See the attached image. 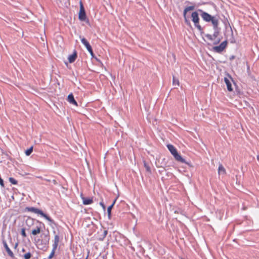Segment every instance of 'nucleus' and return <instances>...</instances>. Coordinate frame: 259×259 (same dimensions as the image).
I'll list each match as a JSON object with an SVG mask.
<instances>
[{
    "label": "nucleus",
    "instance_id": "obj_16",
    "mask_svg": "<svg viewBox=\"0 0 259 259\" xmlns=\"http://www.w3.org/2000/svg\"><path fill=\"white\" fill-rule=\"evenodd\" d=\"M194 8H195V7L194 6H191L186 7L184 10V12H183L184 17H185V15H186V14L188 11L193 10L194 9Z\"/></svg>",
    "mask_w": 259,
    "mask_h": 259
},
{
    "label": "nucleus",
    "instance_id": "obj_1",
    "mask_svg": "<svg viewBox=\"0 0 259 259\" xmlns=\"http://www.w3.org/2000/svg\"><path fill=\"white\" fill-rule=\"evenodd\" d=\"M198 11L200 13V16L204 21L206 22H211L213 26L217 27V23L219 22L218 16H212L201 9H199Z\"/></svg>",
    "mask_w": 259,
    "mask_h": 259
},
{
    "label": "nucleus",
    "instance_id": "obj_17",
    "mask_svg": "<svg viewBox=\"0 0 259 259\" xmlns=\"http://www.w3.org/2000/svg\"><path fill=\"white\" fill-rule=\"evenodd\" d=\"M115 201H116V200H115L112 203V204L110 205L108 208H107V213H108V218L109 219H110L111 218V209L113 207V206H114L115 203Z\"/></svg>",
    "mask_w": 259,
    "mask_h": 259
},
{
    "label": "nucleus",
    "instance_id": "obj_7",
    "mask_svg": "<svg viewBox=\"0 0 259 259\" xmlns=\"http://www.w3.org/2000/svg\"><path fill=\"white\" fill-rule=\"evenodd\" d=\"M227 41L226 40L223 41L220 45L215 46L213 48V50L217 53H221L226 48Z\"/></svg>",
    "mask_w": 259,
    "mask_h": 259
},
{
    "label": "nucleus",
    "instance_id": "obj_5",
    "mask_svg": "<svg viewBox=\"0 0 259 259\" xmlns=\"http://www.w3.org/2000/svg\"><path fill=\"white\" fill-rule=\"evenodd\" d=\"M192 21L194 22L195 27L199 30L202 31V28L199 25V18L197 12H194L191 14Z\"/></svg>",
    "mask_w": 259,
    "mask_h": 259
},
{
    "label": "nucleus",
    "instance_id": "obj_9",
    "mask_svg": "<svg viewBox=\"0 0 259 259\" xmlns=\"http://www.w3.org/2000/svg\"><path fill=\"white\" fill-rule=\"evenodd\" d=\"M3 244L4 245V246L5 247V249L6 250L8 255L12 257H14V253H13L12 250L10 249V248L9 247L6 241L5 240H3Z\"/></svg>",
    "mask_w": 259,
    "mask_h": 259
},
{
    "label": "nucleus",
    "instance_id": "obj_37",
    "mask_svg": "<svg viewBox=\"0 0 259 259\" xmlns=\"http://www.w3.org/2000/svg\"><path fill=\"white\" fill-rule=\"evenodd\" d=\"M181 259H184V258H181Z\"/></svg>",
    "mask_w": 259,
    "mask_h": 259
},
{
    "label": "nucleus",
    "instance_id": "obj_19",
    "mask_svg": "<svg viewBox=\"0 0 259 259\" xmlns=\"http://www.w3.org/2000/svg\"><path fill=\"white\" fill-rule=\"evenodd\" d=\"M172 84L173 85L177 87H179L180 85L179 79L176 78L174 76H173Z\"/></svg>",
    "mask_w": 259,
    "mask_h": 259
},
{
    "label": "nucleus",
    "instance_id": "obj_12",
    "mask_svg": "<svg viewBox=\"0 0 259 259\" xmlns=\"http://www.w3.org/2000/svg\"><path fill=\"white\" fill-rule=\"evenodd\" d=\"M60 240L59 236L58 234H55L54 240V243L53 244V247L54 248H57L58 245V243Z\"/></svg>",
    "mask_w": 259,
    "mask_h": 259
},
{
    "label": "nucleus",
    "instance_id": "obj_30",
    "mask_svg": "<svg viewBox=\"0 0 259 259\" xmlns=\"http://www.w3.org/2000/svg\"><path fill=\"white\" fill-rule=\"evenodd\" d=\"M220 41V39H217L214 42V44L216 45L218 44Z\"/></svg>",
    "mask_w": 259,
    "mask_h": 259
},
{
    "label": "nucleus",
    "instance_id": "obj_15",
    "mask_svg": "<svg viewBox=\"0 0 259 259\" xmlns=\"http://www.w3.org/2000/svg\"><path fill=\"white\" fill-rule=\"evenodd\" d=\"M82 199L83 200V204L84 205H89L91 204L93 202V200L91 198H87L85 197H82Z\"/></svg>",
    "mask_w": 259,
    "mask_h": 259
},
{
    "label": "nucleus",
    "instance_id": "obj_29",
    "mask_svg": "<svg viewBox=\"0 0 259 259\" xmlns=\"http://www.w3.org/2000/svg\"><path fill=\"white\" fill-rule=\"evenodd\" d=\"M107 233H108V232H107V230H104V234H103V237H105V236H106L107 235Z\"/></svg>",
    "mask_w": 259,
    "mask_h": 259
},
{
    "label": "nucleus",
    "instance_id": "obj_36",
    "mask_svg": "<svg viewBox=\"0 0 259 259\" xmlns=\"http://www.w3.org/2000/svg\"><path fill=\"white\" fill-rule=\"evenodd\" d=\"M234 58V56H232V57H231V59H233Z\"/></svg>",
    "mask_w": 259,
    "mask_h": 259
},
{
    "label": "nucleus",
    "instance_id": "obj_3",
    "mask_svg": "<svg viewBox=\"0 0 259 259\" xmlns=\"http://www.w3.org/2000/svg\"><path fill=\"white\" fill-rule=\"evenodd\" d=\"M25 210H27L28 211L34 212L35 213L39 214L41 216L45 218L48 221H49L50 222H53V220L51 219V218L50 217H49L46 214L44 213L42 210H41L37 208H35L33 207H26Z\"/></svg>",
    "mask_w": 259,
    "mask_h": 259
},
{
    "label": "nucleus",
    "instance_id": "obj_34",
    "mask_svg": "<svg viewBox=\"0 0 259 259\" xmlns=\"http://www.w3.org/2000/svg\"><path fill=\"white\" fill-rule=\"evenodd\" d=\"M100 204H101V205H102L104 208H105V206L102 203H100Z\"/></svg>",
    "mask_w": 259,
    "mask_h": 259
},
{
    "label": "nucleus",
    "instance_id": "obj_24",
    "mask_svg": "<svg viewBox=\"0 0 259 259\" xmlns=\"http://www.w3.org/2000/svg\"><path fill=\"white\" fill-rule=\"evenodd\" d=\"M31 256V254L30 252H28L24 254V259H29Z\"/></svg>",
    "mask_w": 259,
    "mask_h": 259
},
{
    "label": "nucleus",
    "instance_id": "obj_38",
    "mask_svg": "<svg viewBox=\"0 0 259 259\" xmlns=\"http://www.w3.org/2000/svg\"><path fill=\"white\" fill-rule=\"evenodd\" d=\"M85 259H87V257Z\"/></svg>",
    "mask_w": 259,
    "mask_h": 259
},
{
    "label": "nucleus",
    "instance_id": "obj_28",
    "mask_svg": "<svg viewBox=\"0 0 259 259\" xmlns=\"http://www.w3.org/2000/svg\"><path fill=\"white\" fill-rule=\"evenodd\" d=\"M145 166L146 167V170L148 171H150V168L149 167V166H147L146 163H145Z\"/></svg>",
    "mask_w": 259,
    "mask_h": 259
},
{
    "label": "nucleus",
    "instance_id": "obj_4",
    "mask_svg": "<svg viewBox=\"0 0 259 259\" xmlns=\"http://www.w3.org/2000/svg\"><path fill=\"white\" fill-rule=\"evenodd\" d=\"M79 20L81 21H86L87 23H89V20L87 18L85 11L81 1L79 2Z\"/></svg>",
    "mask_w": 259,
    "mask_h": 259
},
{
    "label": "nucleus",
    "instance_id": "obj_35",
    "mask_svg": "<svg viewBox=\"0 0 259 259\" xmlns=\"http://www.w3.org/2000/svg\"><path fill=\"white\" fill-rule=\"evenodd\" d=\"M257 159L258 161H259V155L257 156Z\"/></svg>",
    "mask_w": 259,
    "mask_h": 259
},
{
    "label": "nucleus",
    "instance_id": "obj_10",
    "mask_svg": "<svg viewBox=\"0 0 259 259\" xmlns=\"http://www.w3.org/2000/svg\"><path fill=\"white\" fill-rule=\"evenodd\" d=\"M39 225L37 226L35 229L32 230L31 233L32 235H36L40 232L41 223L40 222H39ZM42 225H43V224H42Z\"/></svg>",
    "mask_w": 259,
    "mask_h": 259
},
{
    "label": "nucleus",
    "instance_id": "obj_32",
    "mask_svg": "<svg viewBox=\"0 0 259 259\" xmlns=\"http://www.w3.org/2000/svg\"><path fill=\"white\" fill-rule=\"evenodd\" d=\"M52 182L54 185H56L57 184V181L55 180H53Z\"/></svg>",
    "mask_w": 259,
    "mask_h": 259
},
{
    "label": "nucleus",
    "instance_id": "obj_18",
    "mask_svg": "<svg viewBox=\"0 0 259 259\" xmlns=\"http://www.w3.org/2000/svg\"><path fill=\"white\" fill-rule=\"evenodd\" d=\"M218 173L219 175L225 174L226 173V170L222 164H220L218 168Z\"/></svg>",
    "mask_w": 259,
    "mask_h": 259
},
{
    "label": "nucleus",
    "instance_id": "obj_25",
    "mask_svg": "<svg viewBox=\"0 0 259 259\" xmlns=\"http://www.w3.org/2000/svg\"><path fill=\"white\" fill-rule=\"evenodd\" d=\"M21 235L23 237H26V234L25 233V229L23 228L21 229Z\"/></svg>",
    "mask_w": 259,
    "mask_h": 259
},
{
    "label": "nucleus",
    "instance_id": "obj_2",
    "mask_svg": "<svg viewBox=\"0 0 259 259\" xmlns=\"http://www.w3.org/2000/svg\"><path fill=\"white\" fill-rule=\"evenodd\" d=\"M167 147L171 154L174 156L175 158L178 161L181 162L182 163H186L185 159H184L180 155H179L177 152L176 148L171 144H168Z\"/></svg>",
    "mask_w": 259,
    "mask_h": 259
},
{
    "label": "nucleus",
    "instance_id": "obj_20",
    "mask_svg": "<svg viewBox=\"0 0 259 259\" xmlns=\"http://www.w3.org/2000/svg\"><path fill=\"white\" fill-rule=\"evenodd\" d=\"M33 151V146H31L29 149H28L27 150L25 151V154L27 156H29L31 154Z\"/></svg>",
    "mask_w": 259,
    "mask_h": 259
},
{
    "label": "nucleus",
    "instance_id": "obj_11",
    "mask_svg": "<svg viewBox=\"0 0 259 259\" xmlns=\"http://www.w3.org/2000/svg\"><path fill=\"white\" fill-rule=\"evenodd\" d=\"M67 100L70 104L77 106V103L75 100L73 95L72 94H70L68 95Z\"/></svg>",
    "mask_w": 259,
    "mask_h": 259
},
{
    "label": "nucleus",
    "instance_id": "obj_27",
    "mask_svg": "<svg viewBox=\"0 0 259 259\" xmlns=\"http://www.w3.org/2000/svg\"><path fill=\"white\" fill-rule=\"evenodd\" d=\"M89 51V52L90 53L91 55L93 57L94 56V53H93V50H92V48H91L90 49H89L88 50Z\"/></svg>",
    "mask_w": 259,
    "mask_h": 259
},
{
    "label": "nucleus",
    "instance_id": "obj_31",
    "mask_svg": "<svg viewBox=\"0 0 259 259\" xmlns=\"http://www.w3.org/2000/svg\"><path fill=\"white\" fill-rule=\"evenodd\" d=\"M185 18V22L187 24H190V22L188 21L187 19V17H186V15H185V17H184Z\"/></svg>",
    "mask_w": 259,
    "mask_h": 259
},
{
    "label": "nucleus",
    "instance_id": "obj_14",
    "mask_svg": "<svg viewBox=\"0 0 259 259\" xmlns=\"http://www.w3.org/2000/svg\"><path fill=\"white\" fill-rule=\"evenodd\" d=\"M76 57H77L76 53L75 52H74L73 54H72L68 56V59L69 62L70 63H73V62L75 61Z\"/></svg>",
    "mask_w": 259,
    "mask_h": 259
},
{
    "label": "nucleus",
    "instance_id": "obj_21",
    "mask_svg": "<svg viewBox=\"0 0 259 259\" xmlns=\"http://www.w3.org/2000/svg\"><path fill=\"white\" fill-rule=\"evenodd\" d=\"M57 248H54L53 247V249H52V250L51 251V253H50V254L49 255V257H48V258L49 259H51L53 256L54 255V254H55V251L56 250Z\"/></svg>",
    "mask_w": 259,
    "mask_h": 259
},
{
    "label": "nucleus",
    "instance_id": "obj_26",
    "mask_svg": "<svg viewBox=\"0 0 259 259\" xmlns=\"http://www.w3.org/2000/svg\"><path fill=\"white\" fill-rule=\"evenodd\" d=\"M0 185L4 187V181L1 178V177H0Z\"/></svg>",
    "mask_w": 259,
    "mask_h": 259
},
{
    "label": "nucleus",
    "instance_id": "obj_33",
    "mask_svg": "<svg viewBox=\"0 0 259 259\" xmlns=\"http://www.w3.org/2000/svg\"><path fill=\"white\" fill-rule=\"evenodd\" d=\"M44 180H45V181H47V182H50V181H51L50 180H49V179H44Z\"/></svg>",
    "mask_w": 259,
    "mask_h": 259
},
{
    "label": "nucleus",
    "instance_id": "obj_22",
    "mask_svg": "<svg viewBox=\"0 0 259 259\" xmlns=\"http://www.w3.org/2000/svg\"><path fill=\"white\" fill-rule=\"evenodd\" d=\"M45 244L46 245H47L49 244V240H50V238H49V236L48 235H45Z\"/></svg>",
    "mask_w": 259,
    "mask_h": 259
},
{
    "label": "nucleus",
    "instance_id": "obj_13",
    "mask_svg": "<svg viewBox=\"0 0 259 259\" xmlns=\"http://www.w3.org/2000/svg\"><path fill=\"white\" fill-rule=\"evenodd\" d=\"M81 42L85 47L87 50L92 48V47L91 46L90 44H89V42L87 41V40L85 38H84V37L81 38Z\"/></svg>",
    "mask_w": 259,
    "mask_h": 259
},
{
    "label": "nucleus",
    "instance_id": "obj_6",
    "mask_svg": "<svg viewBox=\"0 0 259 259\" xmlns=\"http://www.w3.org/2000/svg\"><path fill=\"white\" fill-rule=\"evenodd\" d=\"M219 22L217 23V27L213 26L214 29V33L213 35L207 34L205 35V37L209 40H214L219 35L220 33V28H219Z\"/></svg>",
    "mask_w": 259,
    "mask_h": 259
},
{
    "label": "nucleus",
    "instance_id": "obj_8",
    "mask_svg": "<svg viewBox=\"0 0 259 259\" xmlns=\"http://www.w3.org/2000/svg\"><path fill=\"white\" fill-rule=\"evenodd\" d=\"M231 80H232V78L230 75L228 76V77L224 78V81L227 85V89L230 92L233 91V88H232V84L231 82Z\"/></svg>",
    "mask_w": 259,
    "mask_h": 259
},
{
    "label": "nucleus",
    "instance_id": "obj_23",
    "mask_svg": "<svg viewBox=\"0 0 259 259\" xmlns=\"http://www.w3.org/2000/svg\"><path fill=\"white\" fill-rule=\"evenodd\" d=\"M9 181L11 183L14 185H16L17 184V181L13 178H10Z\"/></svg>",
    "mask_w": 259,
    "mask_h": 259
}]
</instances>
